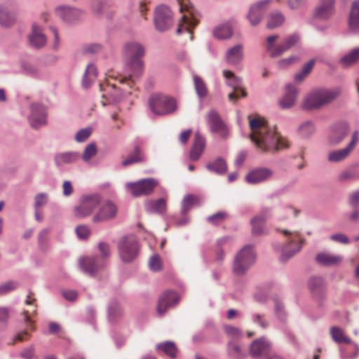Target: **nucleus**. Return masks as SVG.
Here are the masks:
<instances>
[{
  "instance_id": "nucleus-62",
  "label": "nucleus",
  "mask_w": 359,
  "mask_h": 359,
  "mask_svg": "<svg viewBox=\"0 0 359 359\" xmlns=\"http://www.w3.org/2000/svg\"><path fill=\"white\" fill-rule=\"evenodd\" d=\"M76 233L79 238H86L90 235V230L86 226H79L76 229Z\"/></svg>"
},
{
  "instance_id": "nucleus-40",
  "label": "nucleus",
  "mask_w": 359,
  "mask_h": 359,
  "mask_svg": "<svg viewBox=\"0 0 359 359\" xmlns=\"http://www.w3.org/2000/svg\"><path fill=\"white\" fill-rule=\"evenodd\" d=\"M284 21L285 17L281 13L278 11L272 12L268 17L266 27L269 29H274L280 26Z\"/></svg>"
},
{
  "instance_id": "nucleus-8",
  "label": "nucleus",
  "mask_w": 359,
  "mask_h": 359,
  "mask_svg": "<svg viewBox=\"0 0 359 359\" xmlns=\"http://www.w3.org/2000/svg\"><path fill=\"white\" fill-rule=\"evenodd\" d=\"M158 186V181L154 178H146L126 184L127 191L134 197L148 196L153 193Z\"/></svg>"
},
{
  "instance_id": "nucleus-18",
  "label": "nucleus",
  "mask_w": 359,
  "mask_h": 359,
  "mask_svg": "<svg viewBox=\"0 0 359 359\" xmlns=\"http://www.w3.org/2000/svg\"><path fill=\"white\" fill-rule=\"evenodd\" d=\"M27 37L29 46L34 49H41L46 44L47 39L43 29L36 23L32 24V31Z\"/></svg>"
},
{
  "instance_id": "nucleus-25",
  "label": "nucleus",
  "mask_w": 359,
  "mask_h": 359,
  "mask_svg": "<svg viewBox=\"0 0 359 359\" xmlns=\"http://www.w3.org/2000/svg\"><path fill=\"white\" fill-rule=\"evenodd\" d=\"M271 344L265 338H260L252 341L250 353L252 357H258L262 355H266L270 350Z\"/></svg>"
},
{
  "instance_id": "nucleus-3",
  "label": "nucleus",
  "mask_w": 359,
  "mask_h": 359,
  "mask_svg": "<svg viewBox=\"0 0 359 359\" xmlns=\"http://www.w3.org/2000/svg\"><path fill=\"white\" fill-rule=\"evenodd\" d=\"M149 105L151 111L160 116L173 113L177 109L175 98L163 94H153L149 99Z\"/></svg>"
},
{
  "instance_id": "nucleus-24",
  "label": "nucleus",
  "mask_w": 359,
  "mask_h": 359,
  "mask_svg": "<svg viewBox=\"0 0 359 359\" xmlns=\"http://www.w3.org/2000/svg\"><path fill=\"white\" fill-rule=\"evenodd\" d=\"M144 208L149 213L163 215L166 212L167 201L163 198L148 200L144 203Z\"/></svg>"
},
{
  "instance_id": "nucleus-44",
  "label": "nucleus",
  "mask_w": 359,
  "mask_h": 359,
  "mask_svg": "<svg viewBox=\"0 0 359 359\" xmlns=\"http://www.w3.org/2000/svg\"><path fill=\"white\" fill-rule=\"evenodd\" d=\"M97 76V69H86L82 79V84L83 87H90L92 85V83L96 80Z\"/></svg>"
},
{
  "instance_id": "nucleus-29",
  "label": "nucleus",
  "mask_w": 359,
  "mask_h": 359,
  "mask_svg": "<svg viewBox=\"0 0 359 359\" xmlns=\"http://www.w3.org/2000/svg\"><path fill=\"white\" fill-rule=\"evenodd\" d=\"M266 217L267 212H263L251 219L252 233L253 235L261 236L265 233L264 222Z\"/></svg>"
},
{
  "instance_id": "nucleus-48",
  "label": "nucleus",
  "mask_w": 359,
  "mask_h": 359,
  "mask_svg": "<svg viewBox=\"0 0 359 359\" xmlns=\"http://www.w3.org/2000/svg\"><path fill=\"white\" fill-rule=\"evenodd\" d=\"M278 38V35H271L266 38V50L272 57H278L277 50L279 48V44L275 45L274 42Z\"/></svg>"
},
{
  "instance_id": "nucleus-42",
  "label": "nucleus",
  "mask_w": 359,
  "mask_h": 359,
  "mask_svg": "<svg viewBox=\"0 0 359 359\" xmlns=\"http://www.w3.org/2000/svg\"><path fill=\"white\" fill-rule=\"evenodd\" d=\"M330 334L332 339L337 343H345V344H351V340L350 338L346 337L344 335V332L339 327H332L330 329Z\"/></svg>"
},
{
  "instance_id": "nucleus-56",
  "label": "nucleus",
  "mask_w": 359,
  "mask_h": 359,
  "mask_svg": "<svg viewBox=\"0 0 359 359\" xmlns=\"http://www.w3.org/2000/svg\"><path fill=\"white\" fill-rule=\"evenodd\" d=\"M20 356L22 359H34L36 357L34 346L32 345L23 348L20 353Z\"/></svg>"
},
{
  "instance_id": "nucleus-15",
  "label": "nucleus",
  "mask_w": 359,
  "mask_h": 359,
  "mask_svg": "<svg viewBox=\"0 0 359 359\" xmlns=\"http://www.w3.org/2000/svg\"><path fill=\"white\" fill-rule=\"evenodd\" d=\"M224 75L227 79V85L233 89V91L230 93L228 95L230 101L236 102L241 97H246L247 93L241 88V82L240 79L236 78L230 71H224Z\"/></svg>"
},
{
  "instance_id": "nucleus-22",
  "label": "nucleus",
  "mask_w": 359,
  "mask_h": 359,
  "mask_svg": "<svg viewBox=\"0 0 359 359\" xmlns=\"http://www.w3.org/2000/svg\"><path fill=\"white\" fill-rule=\"evenodd\" d=\"M205 148V140L204 137L198 133H196L192 147L189 152V158L191 161H198Z\"/></svg>"
},
{
  "instance_id": "nucleus-2",
  "label": "nucleus",
  "mask_w": 359,
  "mask_h": 359,
  "mask_svg": "<svg viewBox=\"0 0 359 359\" xmlns=\"http://www.w3.org/2000/svg\"><path fill=\"white\" fill-rule=\"evenodd\" d=\"M340 93L339 88L315 90L305 97L302 107L306 110L320 109L337 99Z\"/></svg>"
},
{
  "instance_id": "nucleus-34",
  "label": "nucleus",
  "mask_w": 359,
  "mask_h": 359,
  "mask_svg": "<svg viewBox=\"0 0 359 359\" xmlns=\"http://www.w3.org/2000/svg\"><path fill=\"white\" fill-rule=\"evenodd\" d=\"M15 22V13L10 11L6 6H0V25L5 27L12 26Z\"/></svg>"
},
{
  "instance_id": "nucleus-59",
  "label": "nucleus",
  "mask_w": 359,
  "mask_h": 359,
  "mask_svg": "<svg viewBox=\"0 0 359 359\" xmlns=\"http://www.w3.org/2000/svg\"><path fill=\"white\" fill-rule=\"evenodd\" d=\"M300 133L302 136H309L314 131V126L311 122H306L299 128Z\"/></svg>"
},
{
  "instance_id": "nucleus-32",
  "label": "nucleus",
  "mask_w": 359,
  "mask_h": 359,
  "mask_svg": "<svg viewBox=\"0 0 359 359\" xmlns=\"http://www.w3.org/2000/svg\"><path fill=\"white\" fill-rule=\"evenodd\" d=\"M349 129L347 125L343 124L336 128L332 132L329 141L332 144L340 143L348 134Z\"/></svg>"
},
{
  "instance_id": "nucleus-1",
  "label": "nucleus",
  "mask_w": 359,
  "mask_h": 359,
  "mask_svg": "<svg viewBox=\"0 0 359 359\" xmlns=\"http://www.w3.org/2000/svg\"><path fill=\"white\" fill-rule=\"evenodd\" d=\"M251 134L250 137L257 147L262 151H275L288 147L286 139L280 136L276 128H271L261 117L248 116Z\"/></svg>"
},
{
  "instance_id": "nucleus-13",
  "label": "nucleus",
  "mask_w": 359,
  "mask_h": 359,
  "mask_svg": "<svg viewBox=\"0 0 359 359\" xmlns=\"http://www.w3.org/2000/svg\"><path fill=\"white\" fill-rule=\"evenodd\" d=\"M57 15L66 23L73 25L80 21L84 14L83 10L67 6L56 8Z\"/></svg>"
},
{
  "instance_id": "nucleus-54",
  "label": "nucleus",
  "mask_w": 359,
  "mask_h": 359,
  "mask_svg": "<svg viewBox=\"0 0 359 359\" xmlns=\"http://www.w3.org/2000/svg\"><path fill=\"white\" fill-rule=\"evenodd\" d=\"M149 267L153 271H158L161 269V259L158 255H154L151 257L149 261Z\"/></svg>"
},
{
  "instance_id": "nucleus-41",
  "label": "nucleus",
  "mask_w": 359,
  "mask_h": 359,
  "mask_svg": "<svg viewBox=\"0 0 359 359\" xmlns=\"http://www.w3.org/2000/svg\"><path fill=\"white\" fill-rule=\"evenodd\" d=\"M193 25L195 26L196 24L194 23L193 20H191L188 16L186 15H184L182 16L181 22L178 25V27L176 30V32L177 34L182 33V32H187L190 35V39H193L192 33L190 30V26Z\"/></svg>"
},
{
  "instance_id": "nucleus-52",
  "label": "nucleus",
  "mask_w": 359,
  "mask_h": 359,
  "mask_svg": "<svg viewBox=\"0 0 359 359\" xmlns=\"http://www.w3.org/2000/svg\"><path fill=\"white\" fill-rule=\"evenodd\" d=\"M109 315L111 321L118 320L123 316V310L119 304L111 306L109 309Z\"/></svg>"
},
{
  "instance_id": "nucleus-45",
  "label": "nucleus",
  "mask_w": 359,
  "mask_h": 359,
  "mask_svg": "<svg viewBox=\"0 0 359 359\" xmlns=\"http://www.w3.org/2000/svg\"><path fill=\"white\" fill-rule=\"evenodd\" d=\"M208 170L216 173H224L226 170V164L224 159L218 158L215 161L206 165Z\"/></svg>"
},
{
  "instance_id": "nucleus-36",
  "label": "nucleus",
  "mask_w": 359,
  "mask_h": 359,
  "mask_svg": "<svg viewBox=\"0 0 359 359\" xmlns=\"http://www.w3.org/2000/svg\"><path fill=\"white\" fill-rule=\"evenodd\" d=\"M316 259L317 262L325 266L334 265L341 262L340 256L328 253H320L316 255Z\"/></svg>"
},
{
  "instance_id": "nucleus-35",
  "label": "nucleus",
  "mask_w": 359,
  "mask_h": 359,
  "mask_svg": "<svg viewBox=\"0 0 359 359\" xmlns=\"http://www.w3.org/2000/svg\"><path fill=\"white\" fill-rule=\"evenodd\" d=\"M243 58L242 46L236 45L229 49L226 53V60L229 65H235L238 64Z\"/></svg>"
},
{
  "instance_id": "nucleus-14",
  "label": "nucleus",
  "mask_w": 359,
  "mask_h": 359,
  "mask_svg": "<svg viewBox=\"0 0 359 359\" xmlns=\"http://www.w3.org/2000/svg\"><path fill=\"white\" fill-rule=\"evenodd\" d=\"M98 210L94 215L93 221L94 222H102L114 218L117 213V208L111 201L100 202Z\"/></svg>"
},
{
  "instance_id": "nucleus-11",
  "label": "nucleus",
  "mask_w": 359,
  "mask_h": 359,
  "mask_svg": "<svg viewBox=\"0 0 359 359\" xmlns=\"http://www.w3.org/2000/svg\"><path fill=\"white\" fill-rule=\"evenodd\" d=\"M284 235L289 236L287 244L283 249L282 259H289L299 252L302 248L303 239L298 231H283Z\"/></svg>"
},
{
  "instance_id": "nucleus-53",
  "label": "nucleus",
  "mask_w": 359,
  "mask_h": 359,
  "mask_svg": "<svg viewBox=\"0 0 359 359\" xmlns=\"http://www.w3.org/2000/svg\"><path fill=\"white\" fill-rule=\"evenodd\" d=\"M97 153V149L95 144H88L84 149L83 154L82 155V159L87 162L92 157L95 156Z\"/></svg>"
},
{
  "instance_id": "nucleus-12",
  "label": "nucleus",
  "mask_w": 359,
  "mask_h": 359,
  "mask_svg": "<svg viewBox=\"0 0 359 359\" xmlns=\"http://www.w3.org/2000/svg\"><path fill=\"white\" fill-rule=\"evenodd\" d=\"M271 0H262L252 4L246 15L252 26L258 25L264 18Z\"/></svg>"
},
{
  "instance_id": "nucleus-23",
  "label": "nucleus",
  "mask_w": 359,
  "mask_h": 359,
  "mask_svg": "<svg viewBox=\"0 0 359 359\" xmlns=\"http://www.w3.org/2000/svg\"><path fill=\"white\" fill-rule=\"evenodd\" d=\"M142 141L137 140L135 142L133 150L128 154V157L123 161V165L126 166L144 161V154L142 148Z\"/></svg>"
},
{
  "instance_id": "nucleus-16",
  "label": "nucleus",
  "mask_w": 359,
  "mask_h": 359,
  "mask_svg": "<svg viewBox=\"0 0 359 359\" xmlns=\"http://www.w3.org/2000/svg\"><path fill=\"white\" fill-rule=\"evenodd\" d=\"M359 140V133L355 131L352 135L351 141L348 145L342 149L331 151L327 157L330 162H339L346 158L353 150Z\"/></svg>"
},
{
  "instance_id": "nucleus-57",
  "label": "nucleus",
  "mask_w": 359,
  "mask_h": 359,
  "mask_svg": "<svg viewBox=\"0 0 359 359\" xmlns=\"http://www.w3.org/2000/svg\"><path fill=\"white\" fill-rule=\"evenodd\" d=\"M91 130L88 128H83L79 130L75 136L76 142H81L86 141L90 135Z\"/></svg>"
},
{
  "instance_id": "nucleus-60",
  "label": "nucleus",
  "mask_w": 359,
  "mask_h": 359,
  "mask_svg": "<svg viewBox=\"0 0 359 359\" xmlns=\"http://www.w3.org/2000/svg\"><path fill=\"white\" fill-rule=\"evenodd\" d=\"M48 201V196L46 194H39L34 198L35 209H39L41 206L46 204Z\"/></svg>"
},
{
  "instance_id": "nucleus-31",
  "label": "nucleus",
  "mask_w": 359,
  "mask_h": 359,
  "mask_svg": "<svg viewBox=\"0 0 359 359\" xmlns=\"http://www.w3.org/2000/svg\"><path fill=\"white\" fill-rule=\"evenodd\" d=\"M299 41V36L296 33L285 36L281 43L279 44V48L277 50L278 56L281 55L297 44Z\"/></svg>"
},
{
  "instance_id": "nucleus-9",
  "label": "nucleus",
  "mask_w": 359,
  "mask_h": 359,
  "mask_svg": "<svg viewBox=\"0 0 359 359\" xmlns=\"http://www.w3.org/2000/svg\"><path fill=\"white\" fill-rule=\"evenodd\" d=\"M154 25L156 29L163 32L171 27L173 24L172 12L165 5L156 7L154 12Z\"/></svg>"
},
{
  "instance_id": "nucleus-5",
  "label": "nucleus",
  "mask_w": 359,
  "mask_h": 359,
  "mask_svg": "<svg viewBox=\"0 0 359 359\" xmlns=\"http://www.w3.org/2000/svg\"><path fill=\"white\" fill-rule=\"evenodd\" d=\"M255 254L252 246L246 245L235 256L233 271L237 275L243 274L255 262Z\"/></svg>"
},
{
  "instance_id": "nucleus-20",
  "label": "nucleus",
  "mask_w": 359,
  "mask_h": 359,
  "mask_svg": "<svg viewBox=\"0 0 359 359\" xmlns=\"http://www.w3.org/2000/svg\"><path fill=\"white\" fill-rule=\"evenodd\" d=\"M179 301L177 294L173 291L163 292L158 299L157 311L160 315H163L167 309L174 306Z\"/></svg>"
},
{
  "instance_id": "nucleus-10",
  "label": "nucleus",
  "mask_w": 359,
  "mask_h": 359,
  "mask_svg": "<svg viewBox=\"0 0 359 359\" xmlns=\"http://www.w3.org/2000/svg\"><path fill=\"white\" fill-rule=\"evenodd\" d=\"M100 197L98 195H91L82 197L80 204L74 208V215L83 218L91 215L98 208Z\"/></svg>"
},
{
  "instance_id": "nucleus-46",
  "label": "nucleus",
  "mask_w": 359,
  "mask_h": 359,
  "mask_svg": "<svg viewBox=\"0 0 359 359\" xmlns=\"http://www.w3.org/2000/svg\"><path fill=\"white\" fill-rule=\"evenodd\" d=\"M198 201V198L194 195L184 196L182 204V214L186 215Z\"/></svg>"
},
{
  "instance_id": "nucleus-63",
  "label": "nucleus",
  "mask_w": 359,
  "mask_h": 359,
  "mask_svg": "<svg viewBox=\"0 0 359 359\" xmlns=\"http://www.w3.org/2000/svg\"><path fill=\"white\" fill-rule=\"evenodd\" d=\"M253 321L255 323H257L262 328H266L269 325V323L264 316L261 314H255L253 317Z\"/></svg>"
},
{
  "instance_id": "nucleus-28",
  "label": "nucleus",
  "mask_w": 359,
  "mask_h": 359,
  "mask_svg": "<svg viewBox=\"0 0 359 359\" xmlns=\"http://www.w3.org/2000/svg\"><path fill=\"white\" fill-rule=\"evenodd\" d=\"M348 27L351 32L359 31V0H354L348 15Z\"/></svg>"
},
{
  "instance_id": "nucleus-33",
  "label": "nucleus",
  "mask_w": 359,
  "mask_h": 359,
  "mask_svg": "<svg viewBox=\"0 0 359 359\" xmlns=\"http://www.w3.org/2000/svg\"><path fill=\"white\" fill-rule=\"evenodd\" d=\"M309 287L316 299H320L325 294L323 280L321 278H311L309 281Z\"/></svg>"
},
{
  "instance_id": "nucleus-26",
  "label": "nucleus",
  "mask_w": 359,
  "mask_h": 359,
  "mask_svg": "<svg viewBox=\"0 0 359 359\" xmlns=\"http://www.w3.org/2000/svg\"><path fill=\"white\" fill-rule=\"evenodd\" d=\"M298 89L289 83L285 87V93L283 97L280 100V106L283 109L292 107L297 99Z\"/></svg>"
},
{
  "instance_id": "nucleus-6",
  "label": "nucleus",
  "mask_w": 359,
  "mask_h": 359,
  "mask_svg": "<svg viewBox=\"0 0 359 359\" xmlns=\"http://www.w3.org/2000/svg\"><path fill=\"white\" fill-rule=\"evenodd\" d=\"M118 250L122 261H133L137 256L139 251V245L135 236L128 235L121 238L118 243Z\"/></svg>"
},
{
  "instance_id": "nucleus-43",
  "label": "nucleus",
  "mask_w": 359,
  "mask_h": 359,
  "mask_svg": "<svg viewBox=\"0 0 359 359\" xmlns=\"http://www.w3.org/2000/svg\"><path fill=\"white\" fill-rule=\"evenodd\" d=\"M359 60V48H355L340 58V62L344 65H351Z\"/></svg>"
},
{
  "instance_id": "nucleus-49",
  "label": "nucleus",
  "mask_w": 359,
  "mask_h": 359,
  "mask_svg": "<svg viewBox=\"0 0 359 359\" xmlns=\"http://www.w3.org/2000/svg\"><path fill=\"white\" fill-rule=\"evenodd\" d=\"M103 50V46L98 43L85 44L82 47V52L84 54H95Z\"/></svg>"
},
{
  "instance_id": "nucleus-55",
  "label": "nucleus",
  "mask_w": 359,
  "mask_h": 359,
  "mask_svg": "<svg viewBox=\"0 0 359 359\" xmlns=\"http://www.w3.org/2000/svg\"><path fill=\"white\" fill-rule=\"evenodd\" d=\"M312 69H302L294 74V81L297 84L303 82L311 73Z\"/></svg>"
},
{
  "instance_id": "nucleus-47",
  "label": "nucleus",
  "mask_w": 359,
  "mask_h": 359,
  "mask_svg": "<svg viewBox=\"0 0 359 359\" xmlns=\"http://www.w3.org/2000/svg\"><path fill=\"white\" fill-rule=\"evenodd\" d=\"M194 88L198 97H204L206 96L208 90L203 79L197 75L194 76Z\"/></svg>"
},
{
  "instance_id": "nucleus-64",
  "label": "nucleus",
  "mask_w": 359,
  "mask_h": 359,
  "mask_svg": "<svg viewBox=\"0 0 359 359\" xmlns=\"http://www.w3.org/2000/svg\"><path fill=\"white\" fill-rule=\"evenodd\" d=\"M91 8L94 14L100 15L102 13L103 4L100 0H94L92 3Z\"/></svg>"
},
{
  "instance_id": "nucleus-4",
  "label": "nucleus",
  "mask_w": 359,
  "mask_h": 359,
  "mask_svg": "<svg viewBox=\"0 0 359 359\" xmlns=\"http://www.w3.org/2000/svg\"><path fill=\"white\" fill-rule=\"evenodd\" d=\"M98 249L101 257H82L79 259L81 268L90 275L94 274L104 265V259L110 255L109 246L106 243H100Z\"/></svg>"
},
{
  "instance_id": "nucleus-38",
  "label": "nucleus",
  "mask_w": 359,
  "mask_h": 359,
  "mask_svg": "<svg viewBox=\"0 0 359 359\" xmlns=\"http://www.w3.org/2000/svg\"><path fill=\"white\" fill-rule=\"evenodd\" d=\"M79 158V155L75 152H65L57 154L55 156V162L57 165H62L72 163Z\"/></svg>"
},
{
  "instance_id": "nucleus-30",
  "label": "nucleus",
  "mask_w": 359,
  "mask_h": 359,
  "mask_svg": "<svg viewBox=\"0 0 359 359\" xmlns=\"http://www.w3.org/2000/svg\"><path fill=\"white\" fill-rule=\"evenodd\" d=\"M35 302L36 299L34 297V293L29 292L25 301L26 304L29 309L25 310L23 313L25 315V321L31 327L32 330H34V326L33 323L30 320V316L36 313V305L35 304Z\"/></svg>"
},
{
  "instance_id": "nucleus-37",
  "label": "nucleus",
  "mask_w": 359,
  "mask_h": 359,
  "mask_svg": "<svg viewBox=\"0 0 359 359\" xmlns=\"http://www.w3.org/2000/svg\"><path fill=\"white\" fill-rule=\"evenodd\" d=\"M212 34L218 39H226L232 35L231 26L229 23L222 24L214 28Z\"/></svg>"
},
{
  "instance_id": "nucleus-27",
  "label": "nucleus",
  "mask_w": 359,
  "mask_h": 359,
  "mask_svg": "<svg viewBox=\"0 0 359 359\" xmlns=\"http://www.w3.org/2000/svg\"><path fill=\"white\" fill-rule=\"evenodd\" d=\"M272 175V171L268 168H258L251 171L247 176L248 182L255 184L261 182Z\"/></svg>"
},
{
  "instance_id": "nucleus-58",
  "label": "nucleus",
  "mask_w": 359,
  "mask_h": 359,
  "mask_svg": "<svg viewBox=\"0 0 359 359\" xmlns=\"http://www.w3.org/2000/svg\"><path fill=\"white\" fill-rule=\"evenodd\" d=\"M18 283L14 281H8L1 285H0V295L6 294L10 291L16 289Z\"/></svg>"
},
{
  "instance_id": "nucleus-61",
  "label": "nucleus",
  "mask_w": 359,
  "mask_h": 359,
  "mask_svg": "<svg viewBox=\"0 0 359 359\" xmlns=\"http://www.w3.org/2000/svg\"><path fill=\"white\" fill-rule=\"evenodd\" d=\"M228 350L231 355L235 358H239L242 355L241 348L239 345L234 343H229Z\"/></svg>"
},
{
  "instance_id": "nucleus-21",
  "label": "nucleus",
  "mask_w": 359,
  "mask_h": 359,
  "mask_svg": "<svg viewBox=\"0 0 359 359\" xmlns=\"http://www.w3.org/2000/svg\"><path fill=\"white\" fill-rule=\"evenodd\" d=\"M208 117L211 130L218 133L222 138L226 137L228 135V130L218 113L212 110L208 113Z\"/></svg>"
},
{
  "instance_id": "nucleus-17",
  "label": "nucleus",
  "mask_w": 359,
  "mask_h": 359,
  "mask_svg": "<svg viewBox=\"0 0 359 359\" xmlns=\"http://www.w3.org/2000/svg\"><path fill=\"white\" fill-rule=\"evenodd\" d=\"M31 114L29 122L32 128L37 129L46 124V111L40 104H33L30 107Z\"/></svg>"
},
{
  "instance_id": "nucleus-50",
  "label": "nucleus",
  "mask_w": 359,
  "mask_h": 359,
  "mask_svg": "<svg viewBox=\"0 0 359 359\" xmlns=\"http://www.w3.org/2000/svg\"><path fill=\"white\" fill-rule=\"evenodd\" d=\"M27 329L22 332H18L13 339L11 342H8L9 345H13L17 342L23 341L25 340H28L30 337V334L29 333V330H31V327L27 324Z\"/></svg>"
},
{
  "instance_id": "nucleus-51",
  "label": "nucleus",
  "mask_w": 359,
  "mask_h": 359,
  "mask_svg": "<svg viewBox=\"0 0 359 359\" xmlns=\"http://www.w3.org/2000/svg\"><path fill=\"white\" fill-rule=\"evenodd\" d=\"M227 217V214L224 212H219L208 217V222L213 225L221 224Z\"/></svg>"
},
{
  "instance_id": "nucleus-7",
  "label": "nucleus",
  "mask_w": 359,
  "mask_h": 359,
  "mask_svg": "<svg viewBox=\"0 0 359 359\" xmlns=\"http://www.w3.org/2000/svg\"><path fill=\"white\" fill-rule=\"evenodd\" d=\"M144 53V46L137 41L128 42L124 45L123 55L130 67H143L144 64L142 57Z\"/></svg>"
},
{
  "instance_id": "nucleus-39",
  "label": "nucleus",
  "mask_w": 359,
  "mask_h": 359,
  "mask_svg": "<svg viewBox=\"0 0 359 359\" xmlns=\"http://www.w3.org/2000/svg\"><path fill=\"white\" fill-rule=\"evenodd\" d=\"M156 349L161 351L163 353L172 358H175L177 356V348L176 347L175 343L172 341H168L158 344L156 345Z\"/></svg>"
},
{
  "instance_id": "nucleus-19",
  "label": "nucleus",
  "mask_w": 359,
  "mask_h": 359,
  "mask_svg": "<svg viewBox=\"0 0 359 359\" xmlns=\"http://www.w3.org/2000/svg\"><path fill=\"white\" fill-rule=\"evenodd\" d=\"M334 13V0H319L313 16L320 20H326Z\"/></svg>"
}]
</instances>
